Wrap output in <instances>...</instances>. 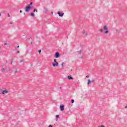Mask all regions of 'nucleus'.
I'll return each instance as SVG.
<instances>
[{
    "label": "nucleus",
    "mask_w": 127,
    "mask_h": 127,
    "mask_svg": "<svg viewBox=\"0 0 127 127\" xmlns=\"http://www.w3.org/2000/svg\"><path fill=\"white\" fill-rule=\"evenodd\" d=\"M38 53H41V50H39V51H38Z\"/></svg>",
    "instance_id": "5701e85b"
},
{
    "label": "nucleus",
    "mask_w": 127,
    "mask_h": 127,
    "mask_svg": "<svg viewBox=\"0 0 127 127\" xmlns=\"http://www.w3.org/2000/svg\"><path fill=\"white\" fill-rule=\"evenodd\" d=\"M4 45H7V43H4Z\"/></svg>",
    "instance_id": "4be33fe9"
},
{
    "label": "nucleus",
    "mask_w": 127,
    "mask_h": 127,
    "mask_svg": "<svg viewBox=\"0 0 127 127\" xmlns=\"http://www.w3.org/2000/svg\"><path fill=\"white\" fill-rule=\"evenodd\" d=\"M83 33H86V31H85L84 30L83 31Z\"/></svg>",
    "instance_id": "aec40b11"
},
{
    "label": "nucleus",
    "mask_w": 127,
    "mask_h": 127,
    "mask_svg": "<svg viewBox=\"0 0 127 127\" xmlns=\"http://www.w3.org/2000/svg\"><path fill=\"white\" fill-rule=\"evenodd\" d=\"M105 30L104 33L105 34H108L109 33V30H108V26L107 25H105L103 27V29H100V32H103Z\"/></svg>",
    "instance_id": "f257e3e1"
},
{
    "label": "nucleus",
    "mask_w": 127,
    "mask_h": 127,
    "mask_svg": "<svg viewBox=\"0 0 127 127\" xmlns=\"http://www.w3.org/2000/svg\"><path fill=\"white\" fill-rule=\"evenodd\" d=\"M58 14H59V16H60L61 17H62L63 15H64V13H62L61 14V12H60V11H58Z\"/></svg>",
    "instance_id": "39448f33"
},
{
    "label": "nucleus",
    "mask_w": 127,
    "mask_h": 127,
    "mask_svg": "<svg viewBox=\"0 0 127 127\" xmlns=\"http://www.w3.org/2000/svg\"><path fill=\"white\" fill-rule=\"evenodd\" d=\"M77 52H78V53H79L80 54H81V50H79V51H78Z\"/></svg>",
    "instance_id": "4468645a"
},
{
    "label": "nucleus",
    "mask_w": 127,
    "mask_h": 127,
    "mask_svg": "<svg viewBox=\"0 0 127 127\" xmlns=\"http://www.w3.org/2000/svg\"><path fill=\"white\" fill-rule=\"evenodd\" d=\"M20 52L19 51H17V53H20Z\"/></svg>",
    "instance_id": "bb28decb"
},
{
    "label": "nucleus",
    "mask_w": 127,
    "mask_h": 127,
    "mask_svg": "<svg viewBox=\"0 0 127 127\" xmlns=\"http://www.w3.org/2000/svg\"><path fill=\"white\" fill-rule=\"evenodd\" d=\"M92 82H95V80H93L92 81Z\"/></svg>",
    "instance_id": "7c9ffc66"
},
{
    "label": "nucleus",
    "mask_w": 127,
    "mask_h": 127,
    "mask_svg": "<svg viewBox=\"0 0 127 127\" xmlns=\"http://www.w3.org/2000/svg\"><path fill=\"white\" fill-rule=\"evenodd\" d=\"M20 13H21V12H22V10H20Z\"/></svg>",
    "instance_id": "393cba45"
},
{
    "label": "nucleus",
    "mask_w": 127,
    "mask_h": 127,
    "mask_svg": "<svg viewBox=\"0 0 127 127\" xmlns=\"http://www.w3.org/2000/svg\"><path fill=\"white\" fill-rule=\"evenodd\" d=\"M32 4H33V3L32 2H31L30 4V5H32Z\"/></svg>",
    "instance_id": "a211bd4d"
},
{
    "label": "nucleus",
    "mask_w": 127,
    "mask_h": 127,
    "mask_svg": "<svg viewBox=\"0 0 127 127\" xmlns=\"http://www.w3.org/2000/svg\"><path fill=\"white\" fill-rule=\"evenodd\" d=\"M8 93V91L6 90H2V94H3V95H5V94H7Z\"/></svg>",
    "instance_id": "7ed1b4c3"
},
{
    "label": "nucleus",
    "mask_w": 127,
    "mask_h": 127,
    "mask_svg": "<svg viewBox=\"0 0 127 127\" xmlns=\"http://www.w3.org/2000/svg\"><path fill=\"white\" fill-rule=\"evenodd\" d=\"M52 65H53V67H56V66H57H57H58V65H59V64H58V63H53Z\"/></svg>",
    "instance_id": "423d86ee"
},
{
    "label": "nucleus",
    "mask_w": 127,
    "mask_h": 127,
    "mask_svg": "<svg viewBox=\"0 0 127 127\" xmlns=\"http://www.w3.org/2000/svg\"><path fill=\"white\" fill-rule=\"evenodd\" d=\"M52 14L53 15V12H51Z\"/></svg>",
    "instance_id": "c85d7f7f"
},
{
    "label": "nucleus",
    "mask_w": 127,
    "mask_h": 127,
    "mask_svg": "<svg viewBox=\"0 0 127 127\" xmlns=\"http://www.w3.org/2000/svg\"><path fill=\"white\" fill-rule=\"evenodd\" d=\"M31 16H32V17L35 16L34 13H31Z\"/></svg>",
    "instance_id": "9d476101"
},
{
    "label": "nucleus",
    "mask_w": 127,
    "mask_h": 127,
    "mask_svg": "<svg viewBox=\"0 0 127 127\" xmlns=\"http://www.w3.org/2000/svg\"><path fill=\"white\" fill-rule=\"evenodd\" d=\"M86 78H89V75H86Z\"/></svg>",
    "instance_id": "a878e982"
},
{
    "label": "nucleus",
    "mask_w": 127,
    "mask_h": 127,
    "mask_svg": "<svg viewBox=\"0 0 127 127\" xmlns=\"http://www.w3.org/2000/svg\"><path fill=\"white\" fill-rule=\"evenodd\" d=\"M91 83V80L88 79V82L87 83V85H89Z\"/></svg>",
    "instance_id": "1a4fd4ad"
},
{
    "label": "nucleus",
    "mask_w": 127,
    "mask_h": 127,
    "mask_svg": "<svg viewBox=\"0 0 127 127\" xmlns=\"http://www.w3.org/2000/svg\"><path fill=\"white\" fill-rule=\"evenodd\" d=\"M14 73H15V74H16V73H17V71H15V72H14Z\"/></svg>",
    "instance_id": "b1692460"
},
{
    "label": "nucleus",
    "mask_w": 127,
    "mask_h": 127,
    "mask_svg": "<svg viewBox=\"0 0 127 127\" xmlns=\"http://www.w3.org/2000/svg\"><path fill=\"white\" fill-rule=\"evenodd\" d=\"M17 47V48H19V46H18Z\"/></svg>",
    "instance_id": "c756f323"
},
{
    "label": "nucleus",
    "mask_w": 127,
    "mask_h": 127,
    "mask_svg": "<svg viewBox=\"0 0 127 127\" xmlns=\"http://www.w3.org/2000/svg\"><path fill=\"white\" fill-rule=\"evenodd\" d=\"M35 11H36V12H38V11H37V10H36L35 8H34V12H35Z\"/></svg>",
    "instance_id": "f8f14e48"
},
{
    "label": "nucleus",
    "mask_w": 127,
    "mask_h": 127,
    "mask_svg": "<svg viewBox=\"0 0 127 127\" xmlns=\"http://www.w3.org/2000/svg\"><path fill=\"white\" fill-rule=\"evenodd\" d=\"M0 15H1V14H0Z\"/></svg>",
    "instance_id": "473e14b6"
},
{
    "label": "nucleus",
    "mask_w": 127,
    "mask_h": 127,
    "mask_svg": "<svg viewBox=\"0 0 127 127\" xmlns=\"http://www.w3.org/2000/svg\"><path fill=\"white\" fill-rule=\"evenodd\" d=\"M45 9L46 12H47L48 11V8L47 7H45Z\"/></svg>",
    "instance_id": "9b49d317"
},
{
    "label": "nucleus",
    "mask_w": 127,
    "mask_h": 127,
    "mask_svg": "<svg viewBox=\"0 0 127 127\" xmlns=\"http://www.w3.org/2000/svg\"><path fill=\"white\" fill-rule=\"evenodd\" d=\"M60 109L62 111H64V105H61Z\"/></svg>",
    "instance_id": "6e6552de"
},
{
    "label": "nucleus",
    "mask_w": 127,
    "mask_h": 127,
    "mask_svg": "<svg viewBox=\"0 0 127 127\" xmlns=\"http://www.w3.org/2000/svg\"><path fill=\"white\" fill-rule=\"evenodd\" d=\"M29 9H30V4H29L28 6L26 7L25 11L28 12V11H29Z\"/></svg>",
    "instance_id": "f03ea898"
},
{
    "label": "nucleus",
    "mask_w": 127,
    "mask_h": 127,
    "mask_svg": "<svg viewBox=\"0 0 127 127\" xmlns=\"http://www.w3.org/2000/svg\"><path fill=\"white\" fill-rule=\"evenodd\" d=\"M74 103V100H71V104H73Z\"/></svg>",
    "instance_id": "2eb2a0df"
},
{
    "label": "nucleus",
    "mask_w": 127,
    "mask_h": 127,
    "mask_svg": "<svg viewBox=\"0 0 127 127\" xmlns=\"http://www.w3.org/2000/svg\"><path fill=\"white\" fill-rule=\"evenodd\" d=\"M56 118L58 119V118H59V115H56Z\"/></svg>",
    "instance_id": "f3484780"
},
{
    "label": "nucleus",
    "mask_w": 127,
    "mask_h": 127,
    "mask_svg": "<svg viewBox=\"0 0 127 127\" xmlns=\"http://www.w3.org/2000/svg\"><path fill=\"white\" fill-rule=\"evenodd\" d=\"M67 79L68 80H74V78H73V77H72L70 75L67 76Z\"/></svg>",
    "instance_id": "0eeeda50"
},
{
    "label": "nucleus",
    "mask_w": 127,
    "mask_h": 127,
    "mask_svg": "<svg viewBox=\"0 0 127 127\" xmlns=\"http://www.w3.org/2000/svg\"><path fill=\"white\" fill-rule=\"evenodd\" d=\"M64 64H65V63H63L62 64V66H64Z\"/></svg>",
    "instance_id": "dca6fc26"
},
{
    "label": "nucleus",
    "mask_w": 127,
    "mask_h": 127,
    "mask_svg": "<svg viewBox=\"0 0 127 127\" xmlns=\"http://www.w3.org/2000/svg\"><path fill=\"white\" fill-rule=\"evenodd\" d=\"M57 121H58V119H57Z\"/></svg>",
    "instance_id": "72a5a7b5"
},
{
    "label": "nucleus",
    "mask_w": 127,
    "mask_h": 127,
    "mask_svg": "<svg viewBox=\"0 0 127 127\" xmlns=\"http://www.w3.org/2000/svg\"><path fill=\"white\" fill-rule=\"evenodd\" d=\"M125 109H127V106H125Z\"/></svg>",
    "instance_id": "cd10ccee"
},
{
    "label": "nucleus",
    "mask_w": 127,
    "mask_h": 127,
    "mask_svg": "<svg viewBox=\"0 0 127 127\" xmlns=\"http://www.w3.org/2000/svg\"><path fill=\"white\" fill-rule=\"evenodd\" d=\"M48 127H53L52 126V125H50Z\"/></svg>",
    "instance_id": "412c9836"
},
{
    "label": "nucleus",
    "mask_w": 127,
    "mask_h": 127,
    "mask_svg": "<svg viewBox=\"0 0 127 127\" xmlns=\"http://www.w3.org/2000/svg\"><path fill=\"white\" fill-rule=\"evenodd\" d=\"M59 56H60L59 53L56 52L55 55V58H59Z\"/></svg>",
    "instance_id": "20e7f679"
},
{
    "label": "nucleus",
    "mask_w": 127,
    "mask_h": 127,
    "mask_svg": "<svg viewBox=\"0 0 127 127\" xmlns=\"http://www.w3.org/2000/svg\"><path fill=\"white\" fill-rule=\"evenodd\" d=\"M54 61L55 63H58L57 61H56V59H54Z\"/></svg>",
    "instance_id": "ddd939ff"
},
{
    "label": "nucleus",
    "mask_w": 127,
    "mask_h": 127,
    "mask_svg": "<svg viewBox=\"0 0 127 127\" xmlns=\"http://www.w3.org/2000/svg\"><path fill=\"white\" fill-rule=\"evenodd\" d=\"M8 17H10V15H9V13H8Z\"/></svg>",
    "instance_id": "6ab92c4d"
},
{
    "label": "nucleus",
    "mask_w": 127,
    "mask_h": 127,
    "mask_svg": "<svg viewBox=\"0 0 127 127\" xmlns=\"http://www.w3.org/2000/svg\"><path fill=\"white\" fill-rule=\"evenodd\" d=\"M81 59H83V57H81Z\"/></svg>",
    "instance_id": "2f4dec72"
}]
</instances>
